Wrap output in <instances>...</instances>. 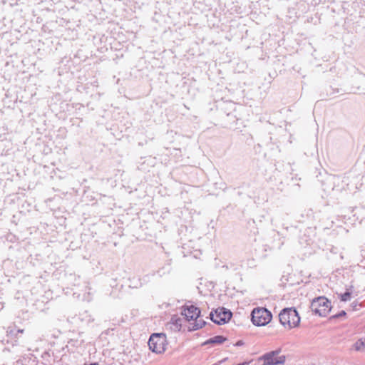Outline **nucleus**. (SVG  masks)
Segmentation results:
<instances>
[{
    "instance_id": "6e6552de",
    "label": "nucleus",
    "mask_w": 365,
    "mask_h": 365,
    "mask_svg": "<svg viewBox=\"0 0 365 365\" xmlns=\"http://www.w3.org/2000/svg\"><path fill=\"white\" fill-rule=\"evenodd\" d=\"M200 314V309L193 305L185 307L182 312V314L184 315L185 319L188 321L198 319Z\"/></svg>"
},
{
    "instance_id": "423d86ee",
    "label": "nucleus",
    "mask_w": 365,
    "mask_h": 365,
    "mask_svg": "<svg viewBox=\"0 0 365 365\" xmlns=\"http://www.w3.org/2000/svg\"><path fill=\"white\" fill-rule=\"evenodd\" d=\"M232 317V312L223 307H218L210 313L211 321L218 325L226 324L231 319Z\"/></svg>"
},
{
    "instance_id": "f257e3e1",
    "label": "nucleus",
    "mask_w": 365,
    "mask_h": 365,
    "mask_svg": "<svg viewBox=\"0 0 365 365\" xmlns=\"http://www.w3.org/2000/svg\"><path fill=\"white\" fill-rule=\"evenodd\" d=\"M279 320L284 327L289 329L297 327L300 323V317L294 307L284 308L279 314Z\"/></svg>"
},
{
    "instance_id": "6ab92c4d",
    "label": "nucleus",
    "mask_w": 365,
    "mask_h": 365,
    "mask_svg": "<svg viewBox=\"0 0 365 365\" xmlns=\"http://www.w3.org/2000/svg\"><path fill=\"white\" fill-rule=\"evenodd\" d=\"M4 308V304L2 302H0V311Z\"/></svg>"
},
{
    "instance_id": "7ed1b4c3",
    "label": "nucleus",
    "mask_w": 365,
    "mask_h": 365,
    "mask_svg": "<svg viewBox=\"0 0 365 365\" xmlns=\"http://www.w3.org/2000/svg\"><path fill=\"white\" fill-rule=\"evenodd\" d=\"M272 318L270 311L264 307H256L251 313V320L254 325L262 327L267 325Z\"/></svg>"
},
{
    "instance_id": "f3484780",
    "label": "nucleus",
    "mask_w": 365,
    "mask_h": 365,
    "mask_svg": "<svg viewBox=\"0 0 365 365\" xmlns=\"http://www.w3.org/2000/svg\"><path fill=\"white\" fill-rule=\"evenodd\" d=\"M243 344H244V341H243L242 340H238V341L235 343V346H242Z\"/></svg>"
},
{
    "instance_id": "a211bd4d",
    "label": "nucleus",
    "mask_w": 365,
    "mask_h": 365,
    "mask_svg": "<svg viewBox=\"0 0 365 365\" xmlns=\"http://www.w3.org/2000/svg\"><path fill=\"white\" fill-rule=\"evenodd\" d=\"M83 365H99V364H98V363H97V362H93V363H91L90 364H83Z\"/></svg>"
},
{
    "instance_id": "2eb2a0df",
    "label": "nucleus",
    "mask_w": 365,
    "mask_h": 365,
    "mask_svg": "<svg viewBox=\"0 0 365 365\" xmlns=\"http://www.w3.org/2000/svg\"><path fill=\"white\" fill-rule=\"evenodd\" d=\"M170 263H168L165 267H163L162 269L158 270L157 272L160 276H163L167 273H169L170 272Z\"/></svg>"
},
{
    "instance_id": "f8f14e48",
    "label": "nucleus",
    "mask_w": 365,
    "mask_h": 365,
    "mask_svg": "<svg viewBox=\"0 0 365 365\" xmlns=\"http://www.w3.org/2000/svg\"><path fill=\"white\" fill-rule=\"evenodd\" d=\"M354 348L356 351L365 353V339H360L354 344Z\"/></svg>"
},
{
    "instance_id": "1a4fd4ad",
    "label": "nucleus",
    "mask_w": 365,
    "mask_h": 365,
    "mask_svg": "<svg viewBox=\"0 0 365 365\" xmlns=\"http://www.w3.org/2000/svg\"><path fill=\"white\" fill-rule=\"evenodd\" d=\"M225 341H227V338L225 336L222 335H217L205 341L202 344V346H206L208 344H221Z\"/></svg>"
},
{
    "instance_id": "0eeeda50",
    "label": "nucleus",
    "mask_w": 365,
    "mask_h": 365,
    "mask_svg": "<svg viewBox=\"0 0 365 365\" xmlns=\"http://www.w3.org/2000/svg\"><path fill=\"white\" fill-rule=\"evenodd\" d=\"M326 181L327 183L331 184L330 189L333 192H342L346 190L349 186V179L346 177H341L339 175H329Z\"/></svg>"
},
{
    "instance_id": "f03ea898",
    "label": "nucleus",
    "mask_w": 365,
    "mask_h": 365,
    "mask_svg": "<svg viewBox=\"0 0 365 365\" xmlns=\"http://www.w3.org/2000/svg\"><path fill=\"white\" fill-rule=\"evenodd\" d=\"M310 308L316 315L325 317L331 311V302L324 296L318 297L312 299Z\"/></svg>"
},
{
    "instance_id": "9d476101",
    "label": "nucleus",
    "mask_w": 365,
    "mask_h": 365,
    "mask_svg": "<svg viewBox=\"0 0 365 365\" xmlns=\"http://www.w3.org/2000/svg\"><path fill=\"white\" fill-rule=\"evenodd\" d=\"M194 322L191 324V326L189 327V331H196L198 330L203 327H205L207 324V322L203 319H194Z\"/></svg>"
},
{
    "instance_id": "9b49d317",
    "label": "nucleus",
    "mask_w": 365,
    "mask_h": 365,
    "mask_svg": "<svg viewBox=\"0 0 365 365\" xmlns=\"http://www.w3.org/2000/svg\"><path fill=\"white\" fill-rule=\"evenodd\" d=\"M171 324L174 327L173 329L179 331L182 327V319L177 316H174L171 318Z\"/></svg>"
},
{
    "instance_id": "20e7f679",
    "label": "nucleus",
    "mask_w": 365,
    "mask_h": 365,
    "mask_svg": "<svg viewBox=\"0 0 365 365\" xmlns=\"http://www.w3.org/2000/svg\"><path fill=\"white\" fill-rule=\"evenodd\" d=\"M166 336L163 333H153L149 338V349L156 354H161L165 350Z\"/></svg>"
},
{
    "instance_id": "ddd939ff",
    "label": "nucleus",
    "mask_w": 365,
    "mask_h": 365,
    "mask_svg": "<svg viewBox=\"0 0 365 365\" xmlns=\"http://www.w3.org/2000/svg\"><path fill=\"white\" fill-rule=\"evenodd\" d=\"M130 287L132 288H138L143 286V284L145 283V280L142 282L141 279L133 277L130 280Z\"/></svg>"
},
{
    "instance_id": "dca6fc26",
    "label": "nucleus",
    "mask_w": 365,
    "mask_h": 365,
    "mask_svg": "<svg viewBox=\"0 0 365 365\" xmlns=\"http://www.w3.org/2000/svg\"><path fill=\"white\" fill-rule=\"evenodd\" d=\"M346 315V312L344 311V310H341L340 311L339 313L334 314V315H332L330 319H338L339 317H345Z\"/></svg>"
},
{
    "instance_id": "4468645a",
    "label": "nucleus",
    "mask_w": 365,
    "mask_h": 365,
    "mask_svg": "<svg viewBox=\"0 0 365 365\" xmlns=\"http://www.w3.org/2000/svg\"><path fill=\"white\" fill-rule=\"evenodd\" d=\"M351 292L346 290L344 293L339 294V299L341 302H347L350 299Z\"/></svg>"
},
{
    "instance_id": "aec40b11",
    "label": "nucleus",
    "mask_w": 365,
    "mask_h": 365,
    "mask_svg": "<svg viewBox=\"0 0 365 365\" xmlns=\"http://www.w3.org/2000/svg\"><path fill=\"white\" fill-rule=\"evenodd\" d=\"M221 362H219L218 364H214L212 365H219Z\"/></svg>"
},
{
    "instance_id": "39448f33",
    "label": "nucleus",
    "mask_w": 365,
    "mask_h": 365,
    "mask_svg": "<svg viewBox=\"0 0 365 365\" xmlns=\"http://www.w3.org/2000/svg\"><path fill=\"white\" fill-rule=\"evenodd\" d=\"M280 352V349L269 351L259 356L258 361H263L262 365H282L286 361V356H279Z\"/></svg>"
}]
</instances>
